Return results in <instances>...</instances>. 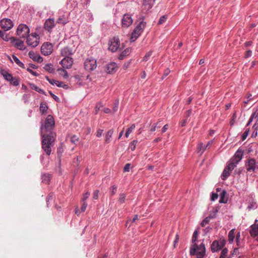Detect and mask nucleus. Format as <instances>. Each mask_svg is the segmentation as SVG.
<instances>
[{"label":"nucleus","mask_w":258,"mask_h":258,"mask_svg":"<svg viewBox=\"0 0 258 258\" xmlns=\"http://www.w3.org/2000/svg\"><path fill=\"white\" fill-rule=\"evenodd\" d=\"M143 5L148 10H149L152 8L153 6V3H152V0H143Z\"/></svg>","instance_id":"33"},{"label":"nucleus","mask_w":258,"mask_h":258,"mask_svg":"<svg viewBox=\"0 0 258 258\" xmlns=\"http://www.w3.org/2000/svg\"><path fill=\"white\" fill-rule=\"evenodd\" d=\"M221 254H220V257H222L223 256H228L227 255V253H228V249L227 248H223L222 249H221Z\"/></svg>","instance_id":"46"},{"label":"nucleus","mask_w":258,"mask_h":258,"mask_svg":"<svg viewBox=\"0 0 258 258\" xmlns=\"http://www.w3.org/2000/svg\"><path fill=\"white\" fill-rule=\"evenodd\" d=\"M131 52V48H127L125 50H124L121 54L119 55L118 58L119 59H123L124 57L129 55Z\"/></svg>","instance_id":"25"},{"label":"nucleus","mask_w":258,"mask_h":258,"mask_svg":"<svg viewBox=\"0 0 258 258\" xmlns=\"http://www.w3.org/2000/svg\"><path fill=\"white\" fill-rule=\"evenodd\" d=\"M138 143L137 140H133L129 145L128 149L132 151H134L136 147V145Z\"/></svg>","instance_id":"40"},{"label":"nucleus","mask_w":258,"mask_h":258,"mask_svg":"<svg viewBox=\"0 0 258 258\" xmlns=\"http://www.w3.org/2000/svg\"><path fill=\"white\" fill-rule=\"evenodd\" d=\"M11 41L12 44L18 49L21 50L25 49L24 42L22 40L15 37H12Z\"/></svg>","instance_id":"16"},{"label":"nucleus","mask_w":258,"mask_h":258,"mask_svg":"<svg viewBox=\"0 0 258 258\" xmlns=\"http://www.w3.org/2000/svg\"><path fill=\"white\" fill-rule=\"evenodd\" d=\"M162 125V124L161 123V121L157 122L156 123L153 124L151 130H150L151 132L155 131L156 130V128L160 127Z\"/></svg>","instance_id":"37"},{"label":"nucleus","mask_w":258,"mask_h":258,"mask_svg":"<svg viewBox=\"0 0 258 258\" xmlns=\"http://www.w3.org/2000/svg\"><path fill=\"white\" fill-rule=\"evenodd\" d=\"M53 50L52 44L49 42L44 43L41 47V52L44 55H48L50 54Z\"/></svg>","instance_id":"11"},{"label":"nucleus","mask_w":258,"mask_h":258,"mask_svg":"<svg viewBox=\"0 0 258 258\" xmlns=\"http://www.w3.org/2000/svg\"><path fill=\"white\" fill-rule=\"evenodd\" d=\"M69 22V16L68 15L63 14L60 16L56 21V23L63 25H66Z\"/></svg>","instance_id":"20"},{"label":"nucleus","mask_w":258,"mask_h":258,"mask_svg":"<svg viewBox=\"0 0 258 258\" xmlns=\"http://www.w3.org/2000/svg\"><path fill=\"white\" fill-rule=\"evenodd\" d=\"M198 232L197 230L195 231L193 233L192 237V242L193 243H195V242L197 241L198 238Z\"/></svg>","instance_id":"48"},{"label":"nucleus","mask_w":258,"mask_h":258,"mask_svg":"<svg viewBox=\"0 0 258 258\" xmlns=\"http://www.w3.org/2000/svg\"><path fill=\"white\" fill-rule=\"evenodd\" d=\"M1 26L5 31H8L13 27V23L11 20L5 18L1 21Z\"/></svg>","instance_id":"12"},{"label":"nucleus","mask_w":258,"mask_h":258,"mask_svg":"<svg viewBox=\"0 0 258 258\" xmlns=\"http://www.w3.org/2000/svg\"><path fill=\"white\" fill-rule=\"evenodd\" d=\"M54 124L53 116L48 115L44 123L41 122L40 125L42 148L46 154L48 156L51 154V147L53 146L55 139L56 134L53 132Z\"/></svg>","instance_id":"1"},{"label":"nucleus","mask_w":258,"mask_h":258,"mask_svg":"<svg viewBox=\"0 0 258 258\" xmlns=\"http://www.w3.org/2000/svg\"><path fill=\"white\" fill-rule=\"evenodd\" d=\"M99 190H96L93 192V198L95 200H97L98 198Z\"/></svg>","instance_id":"59"},{"label":"nucleus","mask_w":258,"mask_h":258,"mask_svg":"<svg viewBox=\"0 0 258 258\" xmlns=\"http://www.w3.org/2000/svg\"><path fill=\"white\" fill-rule=\"evenodd\" d=\"M118 67L115 62H111L107 63L104 68V71L107 74H113L117 70Z\"/></svg>","instance_id":"15"},{"label":"nucleus","mask_w":258,"mask_h":258,"mask_svg":"<svg viewBox=\"0 0 258 258\" xmlns=\"http://www.w3.org/2000/svg\"><path fill=\"white\" fill-rule=\"evenodd\" d=\"M243 156V151L242 149H238L235 152L233 157L231 159L232 162H235L236 163H238L241 160Z\"/></svg>","instance_id":"17"},{"label":"nucleus","mask_w":258,"mask_h":258,"mask_svg":"<svg viewBox=\"0 0 258 258\" xmlns=\"http://www.w3.org/2000/svg\"><path fill=\"white\" fill-rule=\"evenodd\" d=\"M232 161H233L230 159L226 166V167H227V168L230 171L233 170L237 166V165L238 164L237 163H236L235 162Z\"/></svg>","instance_id":"28"},{"label":"nucleus","mask_w":258,"mask_h":258,"mask_svg":"<svg viewBox=\"0 0 258 258\" xmlns=\"http://www.w3.org/2000/svg\"><path fill=\"white\" fill-rule=\"evenodd\" d=\"M53 198V195L52 194H50L48 196V197L46 198V203H47V205H48V203H49V201L52 200Z\"/></svg>","instance_id":"60"},{"label":"nucleus","mask_w":258,"mask_h":258,"mask_svg":"<svg viewBox=\"0 0 258 258\" xmlns=\"http://www.w3.org/2000/svg\"><path fill=\"white\" fill-rule=\"evenodd\" d=\"M47 109V106L46 104L41 103L40 105V111L42 114H44Z\"/></svg>","instance_id":"39"},{"label":"nucleus","mask_w":258,"mask_h":258,"mask_svg":"<svg viewBox=\"0 0 258 258\" xmlns=\"http://www.w3.org/2000/svg\"><path fill=\"white\" fill-rule=\"evenodd\" d=\"M74 60L73 58L70 57H64L60 61V64L64 69H69L72 68Z\"/></svg>","instance_id":"13"},{"label":"nucleus","mask_w":258,"mask_h":258,"mask_svg":"<svg viewBox=\"0 0 258 258\" xmlns=\"http://www.w3.org/2000/svg\"><path fill=\"white\" fill-rule=\"evenodd\" d=\"M227 192L225 190H222L220 194V203H226L227 202V198L226 197Z\"/></svg>","instance_id":"23"},{"label":"nucleus","mask_w":258,"mask_h":258,"mask_svg":"<svg viewBox=\"0 0 258 258\" xmlns=\"http://www.w3.org/2000/svg\"><path fill=\"white\" fill-rule=\"evenodd\" d=\"M206 147L204 145L203 143H201L199 144L198 147V152H201V154H202L204 151L206 150Z\"/></svg>","instance_id":"38"},{"label":"nucleus","mask_w":258,"mask_h":258,"mask_svg":"<svg viewBox=\"0 0 258 258\" xmlns=\"http://www.w3.org/2000/svg\"><path fill=\"white\" fill-rule=\"evenodd\" d=\"M83 202V204L81 207V212H84L86 210L88 205L86 202Z\"/></svg>","instance_id":"55"},{"label":"nucleus","mask_w":258,"mask_h":258,"mask_svg":"<svg viewBox=\"0 0 258 258\" xmlns=\"http://www.w3.org/2000/svg\"><path fill=\"white\" fill-rule=\"evenodd\" d=\"M29 32V28L26 24H21L18 27L17 34L20 37L25 38L28 37Z\"/></svg>","instance_id":"5"},{"label":"nucleus","mask_w":258,"mask_h":258,"mask_svg":"<svg viewBox=\"0 0 258 258\" xmlns=\"http://www.w3.org/2000/svg\"><path fill=\"white\" fill-rule=\"evenodd\" d=\"M27 71L28 72H29L30 74H31L32 75H33L34 76H38V74L36 72H34L33 71H32V70H31L29 68H28L27 69Z\"/></svg>","instance_id":"58"},{"label":"nucleus","mask_w":258,"mask_h":258,"mask_svg":"<svg viewBox=\"0 0 258 258\" xmlns=\"http://www.w3.org/2000/svg\"><path fill=\"white\" fill-rule=\"evenodd\" d=\"M113 133V131L112 130H109L106 134V139L105 141L107 143L110 142V139L111 138Z\"/></svg>","instance_id":"36"},{"label":"nucleus","mask_w":258,"mask_h":258,"mask_svg":"<svg viewBox=\"0 0 258 258\" xmlns=\"http://www.w3.org/2000/svg\"><path fill=\"white\" fill-rule=\"evenodd\" d=\"M55 85L57 86L58 87H62L64 89H68V86L67 85H66L63 84L62 82L56 81Z\"/></svg>","instance_id":"43"},{"label":"nucleus","mask_w":258,"mask_h":258,"mask_svg":"<svg viewBox=\"0 0 258 258\" xmlns=\"http://www.w3.org/2000/svg\"><path fill=\"white\" fill-rule=\"evenodd\" d=\"M44 69L50 73H53L54 69H53V65L50 63L45 64L44 67Z\"/></svg>","instance_id":"34"},{"label":"nucleus","mask_w":258,"mask_h":258,"mask_svg":"<svg viewBox=\"0 0 258 258\" xmlns=\"http://www.w3.org/2000/svg\"><path fill=\"white\" fill-rule=\"evenodd\" d=\"M257 207L256 203L254 202L253 200L250 201L248 203V205L247 207V209L250 211L251 210H254L256 209Z\"/></svg>","instance_id":"30"},{"label":"nucleus","mask_w":258,"mask_h":258,"mask_svg":"<svg viewBox=\"0 0 258 258\" xmlns=\"http://www.w3.org/2000/svg\"><path fill=\"white\" fill-rule=\"evenodd\" d=\"M226 243V240L224 238H220L218 240H214L211 244V251L213 252H215L221 250L225 246Z\"/></svg>","instance_id":"3"},{"label":"nucleus","mask_w":258,"mask_h":258,"mask_svg":"<svg viewBox=\"0 0 258 258\" xmlns=\"http://www.w3.org/2000/svg\"><path fill=\"white\" fill-rule=\"evenodd\" d=\"M135 124H133L127 130V132L130 133V134L132 133V132L134 131V130L135 128Z\"/></svg>","instance_id":"57"},{"label":"nucleus","mask_w":258,"mask_h":258,"mask_svg":"<svg viewBox=\"0 0 258 258\" xmlns=\"http://www.w3.org/2000/svg\"><path fill=\"white\" fill-rule=\"evenodd\" d=\"M120 41L118 37H114L110 40L108 49L114 52L116 51L119 47Z\"/></svg>","instance_id":"10"},{"label":"nucleus","mask_w":258,"mask_h":258,"mask_svg":"<svg viewBox=\"0 0 258 258\" xmlns=\"http://www.w3.org/2000/svg\"><path fill=\"white\" fill-rule=\"evenodd\" d=\"M235 237V229H233L231 230L228 233V241L230 243L233 242Z\"/></svg>","instance_id":"29"},{"label":"nucleus","mask_w":258,"mask_h":258,"mask_svg":"<svg viewBox=\"0 0 258 258\" xmlns=\"http://www.w3.org/2000/svg\"><path fill=\"white\" fill-rule=\"evenodd\" d=\"M84 67L88 72L94 71L97 68L96 60L92 57L88 58L84 62Z\"/></svg>","instance_id":"7"},{"label":"nucleus","mask_w":258,"mask_h":258,"mask_svg":"<svg viewBox=\"0 0 258 258\" xmlns=\"http://www.w3.org/2000/svg\"><path fill=\"white\" fill-rule=\"evenodd\" d=\"M144 24L143 22H141L140 24L136 26L132 32L130 40L131 42L135 41L141 34L144 28Z\"/></svg>","instance_id":"6"},{"label":"nucleus","mask_w":258,"mask_h":258,"mask_svg":"<svg viewBox=\"0 0 258 258\" xmlns=\"http://www.w3.org/2000/svg\"><path fill=\"white\" fill-rule=\"evenodd\" d=\"M55 26L54 21L53 19H47L44 23V28L48 32H51L52 29Z\"/></svg>","instance_id":"18"},{"label":"nucleus","mask_w":258,"mask_h":258,"mask_svg":"<svg viewBox=\"0 0 258 258\" xmlns=\"http://www.w3.org/2000/svg\"><path fill=\"white\" fill-rule=\"evenodd\" d=\"M102 106H103V105H102V103H101V102H98L96 104L95 108V110H94V112L96 114H97L98 113L100 108Z\"/></svg>","instance_id":"44"},{"label":"nucleus","mask_w":258,"mask_h":258,"mask_svg":"<svg viewBox=\"0 0 258 258\" xmlns=\"http://www.w3.org/2000/svg\"><path fill=\"white\" fill-rule=\"evenodd\" d=\"M89 196H90V193L89 192H87L86 193H85L83 197L82 198V201L83 202H86V200L88 198Z\"/></svg>","instance_id":"61"},{"label":"nucleus","mask_w":258,"mask_h":258,"mask_svg":"<svg viewBox=\"0 0 258 258\" xmlns=\"http://www.w3.org/2000/svg\"><path fill=\"white\" fill-rule=\"evenodd\" d=\"M152 54V51H149L145 55V56L143 58V61H147L149 57L151 56Z\"/></svg>","instance_id":"49"},{"label":"nucleus","mask_w":258,"mask_h":258,"mask_svg":"<svg viewBox=\"0 0 258 258\" xmlns=\"http://www.w3.org/2000/svg\"><path fill=\"white\" fill-rule=\"evenodd\" d=\"M28 55L30 58L32 59L34 61H37V62H41L43 61L42 57L40 55L35 53L33 51H29Z\"/></svg>","instance_id":"19"},{"label":"nucleus","mask_w":258,"mask_h":258,"mask_svg":"<svg viewBox=\"0 0 258 258\" xmlns=\"http://www.w3.org/2000/svg\"><path fill=\"white\" fill-rule=\"evenodd\" d=\"M133 23V19L132 15L129 13H126L123 15L121 19V27L126 28L129 27L132 25Z\"/></svg>","instance_id":"9"},{"label":"nucleus","mask_w":258,"mask_h":258,"mask_svg":"<svg viewBox=\"0 0 258 258\" xmlns=\"http://www.w3.org/2000/svg\"><path fill=\"white\" fill-rule=\"evenodd\" d=\"M12 59H11V61L12 62H15L19 67L22 68H25V66L24 63L21 62L19 59L15 55H13L12 56Z\"/></svg>","instance_id":"24"},{"label":"nucleus","mask_w":258,"mask_h":258,"mask_svg":"<svg viewBox=\"0 0 258 258\" xmlns=\"http://www.w3.org/2000/svg\"><path fill=\"white\" fill-rule=\"evenodd\" d=\"M218 197V195L216 193H212L211 197V201H215L216 200Z\"/></svg>","instance_id":"56"},{"label":"nucleus","mask_w":258,"mask_h":258,"mask_svg":"<svg viewBox=\"0 0 258 258\" xmlns=\"http://www.w3.org/2000/svg\"><path fill=\"white\" fill-rule=\"evenodd\" d=\"M245 168L247 172H255L258 169V162L254 158H249L245 161Z\"/></svg>","instance_id":"4"},{"label":"nucleus","mask_w":258,"mask_h":258,"mask_svg":"<svg viewBox=\"0 0 258 258\" xmlns=\"http://www.w3.org/2000/svg\"><path fill=\"white\" fill-rule=\"evenodd\" d=\"M72 143L75 144L78 141V138L76 136H73L71 139Z\"/></svg>","instance_id":"63"},{"label":"nucleus","mask_w":258,"mask_h":258,"mask_svg":"<svg viewBox=\"0 0 258 258\" xmlns=\"http://www.w3.org/2000/svg\"><path fill=\"white\" fill-rule=\"evenodd\" d=\"M209 222V219L208 217L206 218L201 223V225L202 227L205 226L206 224H207Z\"/></svg>","instance_id":"52"},{"label":"nucleus","mask_w":258,"mask_h":258,"mask_svg":"<svg viewBox=\"0 0 258 258\" xmlns=\"http://www.w3.org/2000/svg\"><path fill=\"white\" fill-rule=\"evenodd\" d=\"M10 83H11V84L15 86H17L19 85V83H20V81H19V79L18 78H12V80H11Z\"/></svg>","instance_id":"41"},{"label":"nucleus","mask_w":258,"mask_h":258,"mask_svg":"<svg viewBox=\"0 0 258 258\" xmlns=\"http://www.w3.org/2000/svg\"><path fill=\"white\" fill-rule=\"evenodd\" d=\"M31 88L32 89L39 92L40 94H45V92L43 89L39 88L38 86H36L34 84L31 85Z\"/></svg>","instance_id":"35"},{"label":"nucleus","mask_w":258,"mask_h":258,"mask_svg":"<svg viewBox=\"0 0 258 258\" xmlns=\"http://www.w3.org/2000/svg\"><path fill=\"white\" fill-rule=\"evenodd\" d=\"M205 246L203 243L199 245L194 243L190 248V253L192 255H196L197 258H203L205 254Z\"/></svg>","instance_id":"2"},{"label":"nucleus","mask_w":258,"mask_h":258,"mask_svg":"<svg viewBox=\"0 0 258 258\" xmlns=\"http://www.w3.org/2000/svg\"><path fill=\"white\" fill-rule=\"evenodd\" d=\"M49 93H50V95L51 96V97L54 99L55 101H56L57 102H59V101H60L59 99L56 95L53 94L51 91H49Z\"/></svg>","instance_id":"54"},{"label":"nucleus","mask_w":258,"mask_h":258,"mask_svg":"<svg viewBox=\"0 0 258 258\" xmlns=\"http://www.w3.org/2000/svg\"><path fill=\"white\" fill-rule=\"evenodd\" d=\"M66 69L63 68H59L57 69V71L58 72L59 74L63 76V77L65 79H67L68 78L69 75L68 74L67 71L66 70Z\"/></svg>","instance_id":"32"},{"label":"nucleus","mask_w":258,"mask_h":258,"mask_svg":"<svg viewBox=\"0 0 258 258\" xmlns=\"http://www.w3.org/2000/svg\"><path fill=\"white\" fill-rule=\"evenodd\" d=\"M170 70L168 69H166L164 71L162 79H163L164 78L167 76L169 75V74L170 73Z\"/></svg>","instance_id":"64"},{"label":"nucleus","mask_w":258,"mask_h":258,"mask_svg":"<svg viewBox=\"0 0 258 258\" xmlns=\"http://www.w3.org/2000/svg\"><path fill=\"white\" fill-rule=\"evenodd\" d=\"M86 21L89 23H92L94 20L93 16L90 11H87L85 13Z\"/></svg>","instance_id":"31"},{"label":"nucleus","mask_w":258,"mask_h":258,"mask_svg":"<svg viewBox=\"0 0 258 258\" xmlns=\"http://www.w3.org/2000/svg\"><path fill=\"white\" fill-rule=\"evenodd\" d=\"M131 164L130 163L126 164L124 167L123 170L124 172H128L130 171Z\"/></svg>","instance_id":"62"},{"label":"nucleus","mask_w":258,"mask_h":258,"mask_svg":"<svg viewBox=\"0 0 258 258\" xmlns=\"http://www.w3.org/2000/svg\"><path fill=\"white\" fill-rule=\"evenodd\" d=\"M51 178V174L49 173H45L42 175L41 179L42 182L48 184Z\"/></svg>","instance_id":"27"},{"label":"nucleus","mask_w":258,"mask_h":258,"mask_svg":"<svg viewBox=\"0 0 258 258\" xmlns=\"http://www.w3.org/2000/svg\"><path fill=\"white\" fill-rule=\"evenodd\" d=\"M125 195L124 194H120L119 198L118 199V202L120 204H122L125 202Z\"/></svg>","instance_id":"45"},{"label":"nucleus","mask_w":258,"mask_h":258,"mask_svg":"<svg viewBox=\"0 0 258 258\" xmlns=\"http://www.w3.org/2000/svg\"><path fill=\"white\" fill-rule=\"evenodd\" d=\"M167 16L166 15L162 16L159 19L158 24L160 25L164 23L166 21Z\"/></svg>","instance_id":"47"},{"label":"nucleus","mask_w":258,"mask_h":258,"mask_svg":"<svg viewBox=\"0 0 258 258\" xmlns=\"http://www.w3.org/2000/svg\"><path fill=\"white\" fill-rule=\"evenodd\" d=\"M230 172L231 171L225 167L221 176V179L223 180H225L230 175Z\"/></svg>","instance_id":"26"},{"label":"nucleus","mask_w":258,"mask_h":258,"mask_svg":"<svg viewBox=\"0 0 258 258\" xmlns=\"http://www.w3.org/2000/svg\"><path fill=\"white\" fill-rule=\"evenodd\" d=\"M249 233L252 238L257 237L258 240V220L255 219L254 224L250 226Z\"/></svg>","instance_id":"14"},{"label":"nucleus","mask_w":258,"mask_h":258,"mask_svg":"<svg viewBox=\"0 0 258 258\" xmlns=\"http://www.w3.org/2000/svg\"><path fill=\"white\" fill-rule=\"evenodd\" d=\"M27 38V43L29 46L35 47L39 44V38L36 33H32L29 35Z\"/></svg>","instance_id":"8"},{"label":"nucleus","mask_w":258,"mask_h":258,"mask_svg":"<svg viewBox=\"0 0 258 258\" xmlns=\"http://www.w3.org/2000/svg\"><path fill=\"white\" fill-rule=\"evenodd\" d=\"M45 78L47 81L49 82L50 84L51 85H55L56 82L57 80H55L54 79H50L48 77L46 76Z\"/></svg>","instance_id":"51"},{"label":"nucleus","mask_w":258,"mask_h":258,"mask_svg":"<svg viewBox=\"0 0 258 258\" xmlns=\"http://www.w3.org/2000/svg\"><path fill=\"white\" fill-rule=\"evenodd\" d=\"M29 98L30 96L28 94H25L23 96V100H24L25 103L29 101Z\"/></svg>","instance_id":"53"},{"label":"nucleus","mask_w":258,"mask_h":258,"mask_svg":"<svg viewBox=\"0 0 258 258\" xmlns=\"http://www.w3.org/2000/svg\"><path fill=\"white\" fill-rule=\"evenodd\" d=\"M73 54V51L72 49L69 47H66L61 50V55L64 57H70Z\"/></svg>","instance_id":"21"},{"label":"nucleus","mask_w":258,"mask_h":258,"mask_svg":"<svg viewBox=\"0 0 258 258\" xmlns=\"http://www.w3.org/2000/svg\"><path fill=\"white\" fill-rule=\"evenodd\" d=\"M1 74L7 81L10 82L11 80H12L13 77L7 71L2 70L1 71Z\"/></svg>","instance_id":"22"},{"label":"nucleus","mask_w":258,"mask_h":258,"mask_svg":"<svg viewBox=\"0 0 258 258\" xmlns=\"http://www.w3.org/2000/svg\"><path fill=\"white\" fill-rule=\"evenodd\" d=\"M254 117L255 118H257V121H258V112L257 113L254 112V113H253L252 114V115L250 117V118H249V120H248V122H247V123L246 124L247 126H248L251 123V122L252 121L253 117Z\"/></svg>","instance_id":"42"},{"label":"nucleus","mask_w":258,"mask_h":258,"mask_svg":"<svg viewBox=\"0 0 258 258\" xmlns=\"http://www.w3.org/2000/svg\"><path fill=\"white\" fill-rule=\"evenodd\" d=\"M117 187L116 185H113L110 187V190L111 194L112 195H113L116 193V190H117Z\"/></svg>","instance_id":"50"}]
</instances>
